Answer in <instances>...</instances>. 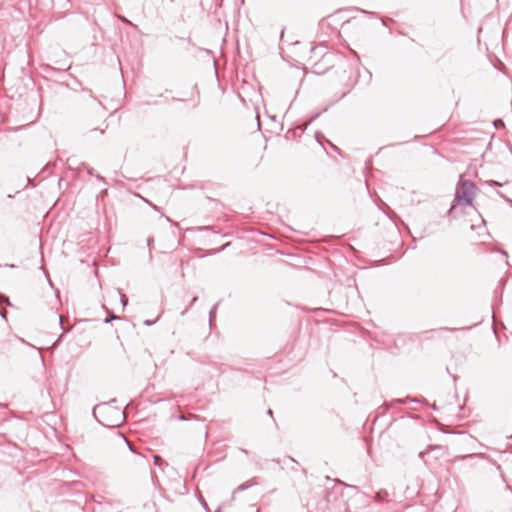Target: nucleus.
Segmentation results:
<instances>
[{
  "instance_id": "1",
  "label": "nucleus",
  "mask_w": 512,
  "mask_h": 512,
  "mask_svg": "<svg viewBox=\"0 0 512 512\" xmlns=\"http://www.w3.org/2000/svg\"><path fill=\"white\" fill-rule=\"evenodd\" d=\"M476 189L477 188L472 181H460L456 187L454 203L449 209L448 214L455 217L458 213V206H472L476 194Z\"/></svg>"
},
{
  "instance_id": "2",
  "label": "nucleus",
  "mask_w": 512,
  "mask_h": 512,
  "mask_svg": "<svg viewBox=\"0 0 512 512\" xmlns=\"http://www.w3.org/2000/svg\"><path fill=\"white\" fill-rule=\"evenodd\" d=\"M93 414L95 418L104 426L118 427L124 421V412L111 403H102L97 405Z\"/></svg>"
},
{
  "instance_id": "3",
  "label": "nucleus",
  "mask_w": 512,
  "mask_h": 512,
  "mask_svg": "<svg viewBox=\"0 0 512 512\" xmlns=\"http://www.w3.org/2000/svg\"><path fill=\"white\" fill-rule=\"evenodd\" d=\"M388 497V492L385 490H380L375 494L374 500L378 503L384 502Z\"/></svg>"
},
{
  "instance_id": "4",
  "label": "nucleus",
  "mask_w": 512,
  "mask_h": 512,
  "mask_svg": "<svg viewBox=\"0 0 512 512\" xmlns=\"http://www.w3.org/2000/svg\"><path fill=\"white\" fill-rule=\"evenodd\" d=\"M440 448H441L440 446H430L427 450L420 452L419 457L421 459H424L425 455L428 454L430 450L440 449Z\"/></svg>"
},
{
  "instance_id": "5",
  "label": "nucleus",
  "mask_w": 512,
  "mask_h": 512,
  "mask_svg": "<svg viewBox=\"0 0 512 512\" xmlns=\"http://www.w3.org/2000/svg\"><path fill=\"white\" fill-rule=\"evenodd\" d=\"M118 295H119L120 301L122 303V306L124 308L128 303V299H127L126 295L121 292H118Z\"/></svg>"
},
{
  "instance_id": "6",
  "label": "nucleus",
  "mask_w": 512,
  "mask_h": 512,
  "mask_svg": "<svg viewBox=\"0 0 512 512\" xmlns=\"http://www.w3.org/2000/svg\"><path fill=\"white\" fill-rule=\"evenodd\" d=\"M217 306H218V304H215V305L212 307V309L210 310V312H209V322H210V323L212 322V319H213V317H214V315H215V312H216Z\"/></svg>"
},
{
  "instance_id": "7",
  "label": "nucleus",
  "mask_w": 512,
  "mask_h": 512,
  "mask_svg": "<svg viewBox=\"0 0 512 512\" xmlns=\"http://www.w3.org/2000/svg\"><path fill=\"white\" fill-rule=\"evenodd\" d=\"M248 487H250V484H248V483H243V484L239 485V486L237 487V489H236V490H237V491H242V490L247 489Z\"/></svg>"
},
{
  "instance_id": "8",
  "label": "nucleus",
  "mask_w": 512,
  "mask_h": 512,
  "mask_svg": "<svg viewBox=\"0 0 512 512\" xmlns=\"http://www.w3.org/2000/svg\"><path fill=\"white\" fill-rule=\"evenodd\" d=\"M118 18H119L123 23L133 26L132 22H130V21H129L128 19H126L125 17H123V16H118Z\"/></svg>"
},
{
  "instance_id": "9",
  "label": "nucleus",
  "mask_w": 512,
  "mask_h": 512,
  "mask_svg": "<svg viewBox=\"0 0 512 512\" xmlns=\"http://www.w3.org/2000/svg\"><path fill=\"white\" fill-rule=\"evenodd\" d=\"M161 462H162V458L160 456H158V455H155L154 456V463L156 465H160Z\"/></svg>"
},
{
  "instance_id": "10",
  "label": "nucleus",
  "mask_w": 512,
  "mask_h": 512,
  "mask_svg": "<svg viewBox=\"0 0 512 512\" xmlns=\"http://www.w3.org/2000/svg\"><path fill=\"white\" fill-rule=\"evenodd\" d=\"M123 439H124V441L126 442V444L128 445L129 450H130V451H132V452H134L133 447H132V445L128 442V440H127L125 437H123Z\"/></svg>"
},
{
  "instance_id": "11",
  "label": "nucleus",
  "mask_w": 512,
  "mask_h": 512,
  "mask_svg": "<svg viewBox=\"0 0 512 512\" xmlns=\"http://www.w3.org/2000/svg\"><path fill=\"white\" fill-rule=\"evenodd\" d=\"M154 323H155V321H150V320H145V321H144V325H146V326H151V325H153Z\"/></svg>"
},
{
  "instance_id": "12",
  "label": "nucleus",
  "mask_w": 512,
  "mask_h": 512,
  "mask_svg": "<svg viewBox=\"0 0 512 512\" xmlns=\"http://www.w3.org/2000/svg\"><path fill=\"white\" fill-rule=\"evenodd\" d=\"M2 301H5V302H7V303L9 304V299H8L7 297H5V296H1V295H0V303H1Z\"/></svg>"
},
{
  "instance_id": "13",
  "label": "nucleus",
  "mask_w": 512,
  "mask_h": 512,
  "mask_svg": "<svg viewBox=\"0 0 512 512\" xmlns=\"http://www.w3.org/2000/svg\"><path fill=\"white\" fill-rule=\"evenodd\" d=\"M115 319H118V317H116V316H112L111 318H107V319L105 320V323H109L111 320H115Z\"/></svg>"
},
{
  "instance_id": "14",
  "label": "nucleus",
  "mask_w": 512,
  "mask_h": 512,
  "mask_svg": "<svg viewBox=\"0 0 512 512\" xmlns=\"http://www.w3.org/2000/svg\"><path fill=\"white\" fill-rule=\"evenodd\" d=\"M490 184H491L492 186H500V185H501V184H500V183H498L497 181H491V182H490Z\"/></svg>"
},
{
  "instance_id": "15",
  "label": "nucleus",
  "mask_w": 512,
  "mask_h": 512,
  "mask_svg": "<svg viewBox=\"0 0 512 512\" xmlns=\"http://www.w3.org/2000/svg\"><path fill=\"white\" fill-rule=\"evenodd\" d=\"M147 203H149V205H151L155 210H158V207L156 205H153L152 203H150L149 201L145 200Z\"/></svg>"
},
{
  "instance_id": "16",
  "label": "nucleus",
  "mask_w": 512,
  "mask_h": 512,
  "mask_svg": "<svg viewBox=\"0 0 512 512\" xmlns=\"http://www.w3.org/2000/svg\"><path fill=\"white\" fill-rule=\"evenodd\" d=\"M88 173H89L90 175H93V174H94V173H93V169H92V168H89V169H88Z\"/></svg>"
},
{
  "instance_id": "17",
  "label": "nucleus",
  "mask_w": 512,
  "mask_h": 512,
  "mask_svg": "<svg viewBox=\"0 0 512 512\" xmlns=\"http://www.w3.org/2000/svg\"><path fill=\"white\" fill-rule=\"evenodd\" d=\"M197 299H198L197 297H194V298L192 299V301H191V305H192V304H194V303L197 301Z\"/></svg>"
},
{
  "instance_id": "18",
  "label": "nucleus",
  "mask_w": 512,
  "mask_h": 512,
  "mask_svg": "<svg viewBox=\"0 0 512 512\" xmlns=\"http://www.w3.org/2000/svg\"><path fill=\"white\" fill-rule=\"evenodd\" d=\"M268 415H270L271 417L273 416V411L271 409L268 410Z\"/></svg>"
},
{
  "instance_id": "19",
  "label": "nucleus",
  "mask_w": 512,
  "mask_h": 512,
  "mask_svg": "<svg viewBox=\"0 0 512 512\" xmlns=\"http://www.w3.org/2000/svg\"><path fill=\"white\" fill-rule=\"evenodd\" d=\"M58 319H59V323L62 324V316L61 315L58 316Z\"/></svg>"
},
{
  "instance_id": "20",
  "label": "nucleus",
  "mask_w": 512,
  "mask_h": 512,
  "mask_svg": "<svg viewBox=\"0 0 512 512\" xmlns=\"http://www.w3.org/2000/svg\"><path fill=\"white\" fill-rule=\"evenodd\" d=\"M203 508H205L206 510L208 509L206 502H203Z\"/></svg>"
},
{
  "instance_id": "21",
  "label": "nucleus",
  "mask_w": 512,
  "mask_h": 512,
  "mask_svg": "<svg viewBox=\"0 0 512 512\" xmlns=\"http://www.w3.org/2000/svg\"><path fill=\"white\" fill-rule=\"evenodd\" d=\"M241 451H242L243 453L247 454V450H245V449H241Z\"/></svg>"
},
{
  "instance_id": "22",
  "label": "nucleus",
  "mask_w": 512,
  "mask_h": 512,
  "mask_svg": "<svg viewBox=\"0 0 512 512\" xmlns=\"http://www.w3.org/2000/svg\"><path fill=\"white\" fill-rule=\"evenodd\" d=\"M472 456H473L472 454H469V455L464 456V458L472 457Z\"/></svg>"
}]
</instances>
